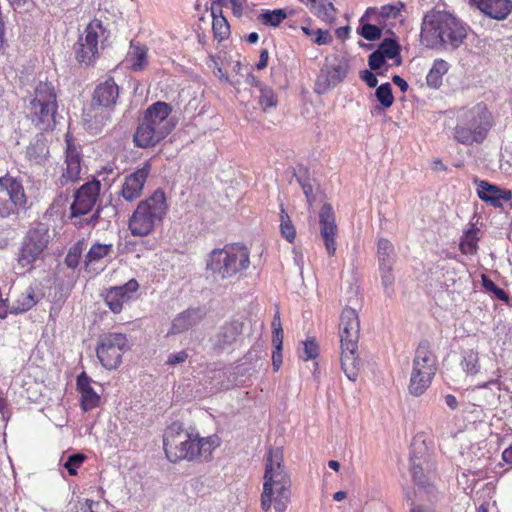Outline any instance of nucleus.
Segmentation results:
<instances>
[{
	"instance_id": "obj_1",
	"label": "nucleus",
	"mask_w": 512,
	"mask_h": 512,
	"mask_svg": "<svg viewBox=\"0 0 512 512\" xmlns=\"http://www.w3.org/2000/svg\"><path fill=\"white\" fill-rule=\"evenodd\" d=\"M291 501V479L284 466L283 449L269 448L263 476L260 506L265 512L273 507L276 512H285Z\"/></svg>"
},
{
	"instance_id": "obj_2",
	"label": "nucleus",
	"mask_w": 512,
	"mask_h": 512,
	"mask_svg": "<svg viewBox=\"0 0 512 512\" xmlns=\"http://www.w3.org/2000/svg\"><path fill=\"white\" fill-rule=\"evenodd\" d=\"M451 112L456 117L452 135L457 143L473 146L486 141L494 126V116L485 102L455 107Z\"/></svg>"
},
{
	"instance_id": "obj_3",
	"label": "nucleus",
	"mask_w": 512,
	"mask_h": 512,
	"mask_svg": "<svg viewBox=\"0 0 512 512\" xmlns=\"http://www.w3.org/2000/svg\"><path fill=\"white\" fill-rule=\"evenodd\" d=\"M338 335L341 347V367L347 378L355 381L360 372L361 362L358 353L360 320L358 313L345 307L340 315Z\"/></svg>"
},
{
	"instance_id": "obj_4",
	"label": "nucleus",
	"mask_w": 512,
	"mask_h": 512,
	"mask_svg": "<svg viewBox=\"0 0 512 512\" xmlns=\"http://www.w3.org/2000/svg\"><path fill=\"white\" fill-rule=\"evenodd\" d=\"M421 36L430 47L449 46L455 49L463 43L467 32L450 13L437 11L425 16Z\"/></svg>"
},
{
	"instance_id": "obj_5",
	"label": "nucleus",
	"mask_w": 512,
	"mask_h": 512,
	"mask_svg": "<svg viewBox=\"0 0 512 512\" xmlns=\"http://www.w3.org/2000/svg\"><path fill=\"white\" fill-rule=\"evenodd\" d=\"M250 250L241 243H228L213 249L206 259V270L216 279H234L250 267Z\"/></svg>"
},
{
	"instance_id": "obj_6",
	"label": "nucleus",
	"mask_w": 512,
	"mask_h": 512,
	"mask_svg": "<svg viewBox=\"0 0 512 512\" xmlns=\"http://www.w3.org/2000/svg\"><path fill=\"white\" fill-rule=\"evenodd\" d=\"M168 210L166 194L158 188L137 204L128 219V230L134 237H146L163 223Z\"/></svg>"
},
{
	"instance_id": "obj_7",
	"label": "nucleus",
	"mask_w": 512,
	"mask_h": 512,
	"mask_svg": "<svg viewBox=\"0 0 512 512\" xmlns=\"http://www.w3.org/2000/svg\"><path fill=\"white\" fill-rule=\"evenodd\" d=\"M58 111L57 93L54 85L48 81H40L27 106V118L41 131L52 130Z\"/></svg>"
},
{
	"instance_id": "obj_8",
	"label": "nucleus",
	"mask_w": 512,
	"mask_h": 512,
	"mask_svg": "<svg viewBox=\"0 0 512 512\" xmlns=\"http://www.w3.org/2000/svg\"><path fill=\"white\" fill-rule=\"evenodd\" d=\"M110 30L100 19H92L79 37L75 49L76 60L86 66H92L100 58L101 50L108 44Z\"/></svg>"
},
{
	"instance_id": "obj_9",
	"label": "nucleus",
	"mask_w": 512,
	"mask_h": 512,
	"mask_svg": "<svg viewBox=\"0 0 512 512\" xmlns=\"http://www.w3.org/2000/svg\"><path fill=\"white\" fill-rule=\"evenodd\" d=\"M437 368V358L431 351L430 344L427 341L421 342L413 359L409 393L416 397L423 395L430 387Z\"/></svg>"
},
{
	"instance_id": "obj_10",
	"label": "nucleus",
	"mask_w": 512,
	"mask_h": 512,
	"mask_svg": "<svg viewBox=\"0 0 512 512\" xmlns=\"http://www.w3.org/2000/svg\"><path fill=\"white\" fill-rule=\"evenodd\" d=\"M50 243L48 228L43 224H38L26 233L21 247L17 254V263L24 269L31 270L34 263L41 259Z\"/></svg>"
},
{
	"instance_id": "obj_11",
	"label": "nucleus",
	"mask_w": 512,
	"mask_h": 512,
	"mask_svg": "<svg viewBox=\"0 0 512 512\" xmlns=\"http://www.w3.org/2000/svg\"><path fill=\"white\" fill-rule=\"evenodd\" d=\"M28 197L21 180L6 174L0 177V217L19 214L27 207Z\"/></svg>"
},
{
	"instance_id": "obj_12",
	"label": "nucleus",
	"mask_w": 512,
	"mask_h": 512,
	"mask_svg": "<svg viewBox=\"0 0 512 512\" xmlns=\"http://www.w3.org/2000/svg\"><path fill=\"white\" fill-rule=\"evenodd\" d=\"M192 430H187L181 423L173 422L167 427L163 446L166 457L170 462L177 463L182 460L191 459Z\"/></svg>"
},
{
	"instance_id": "obj_13",
	"label": "nucleus",
	"mask_w": 512,
	"mask_h": 512,
	"mask_svg": "<svg viewBox=\"0 0 512 512\" xmlns=\"http://www.w3.org/2000/svg\"><path fill=\"white\" fill-rule=\"evenodd\" d=\"M127 349L128 340L125 334L107 333L100 337L96 355L104 368L112 370L119 367Z\"/></svg>"
},
{
	"instance_id": "obj_14",
	"label": "nucleus",
	"mask_w": 512,
	"mask_h": 512,
	"mask_svg": "<svg viewBox=\"0 0 512 512\" xmlns=\"http://www.w3.org/2000/svg\"><path fill=\"white\" fill-rule=\"evenodd\" d=\"M66 150L64 163L61 166V174L57 177L56 183L60 187L67 186L69 184H75L81 179V162L82 154L80 147L77 146L68 133L65 136Z\"/></svg>"
},
{
	"instance_id": "obj_15",
	"label": "nucleus",
	"mask_w": 512,
	"mask_h": 512,
	"mask_svg": "<svg viewBox=\"0 0 512 512\" xmlns=\"http://www.w3.org/2000/svg\"><path fill=\"white\" fill-rule=\"evenodd\" d=\"M101 190V183L97 179L86 182L74 193V200L70 207L71 217L86 215L95 206Z\"/></svg>"
},
{
	"instance_id": "obj_16",
	"label": "nucleus",
	"mask_w": 512,
	"mask_h": 512,
	"mask_svg": "<svg viewBox=\"0 0 512 512\" xmlns=\"http://www.w3.org/2000/svg\"><path fill=\"white\" fill-rule=\"evenodd\" d=\"M151 163L145 162L141 168L126 175L121 186L120 196L127 202H133L140 198L145 183L151 173Z\"/></svg>"
},
{
	"instance_id": "obj_17",
	"label": "nucleus",
	"mask_w": 512,
	"mask_h": 512,
	"mask_svg": "<svg viewBox=\"0 0 512 512\" xmlns=\"http://www.w3.org/2000/svg\"><path fill=\"white\" fill-rule=\"evenodd\" d=\"M320 235L324 241L327 254L332 257L336 253V238L338 227L336 224L335 213L331 204L325 203L319 212Z\"/></svg>"
},
{
	"instance_id": "obj_18",
	"label": "nucleus",
	"mask_w": 512,
	"mask_h": 512,
	"mask_svg": "<svg viewBox=\"0 0 512 512\" xmlns=\"http://www.w3.org/2000/svg\"><path fill=\"white\" fill-rule=\"evenodd\" d=\"M139 289V283L132 278L125 284L106 289L103 293L105 304L114 314H119L124 304L132 299L134 293Z\"/></svg>"
},
{
	"instance_id": "obj_19",
	"label": "nucleus",
	"mask_w": 512,
	"mask_h": 512,
	"mask_svg": "<svg viewBox=\"0 0 512 512\" xmlns=\"http://www.w3.org/2000/svg\"><path fill=\"white\" fill-rule=\"evenodd\" d=\"M172 110L170 104L157 101L146 109L142 120L168 136L174 128V124L169 117Z\"/></svg>"
},
{
	"instance_id": "obj_20",
	"label": "nucleus",
	"mask_w": 512,
	"mask_h": 512,
	"mask_svg": "<svg viewBox=\"0 0 512 512\" xmlns=\"http://www.w3.org/2000/svg\"><path fill=\"white\" fill-rule=\"evenodd\" d=\"M221 445V439L213 434L206 437L192 430L191 459L190 462L206 463L213 459L214 451Z\"/></svg>"
},
{
	"instance_id": "obj_21",
	"label": "nucleus",
	"mask_w": 512,
	"mask_h": 512,
	"mask_svg": "<svg viewBox=\"0 0 512 512\" xmlns=\"http://www.w3.org/2000/svg\"><path fill=\"white\" fill-rule=\"evenodd\" d=\"M348 70L349 66L346 63L339 62L337 64L325 65L317 76L315 92L323 94L337 86L346 78Z\"/></svg>"
},
{
	"instance_id": "obj_22",
	"label": "nucleus",
	"mask_w": 512,
	"mask_h": 512,
	"mask_svg": "<svg viewBox=\"0 0 512 512\" xmlns=\"http://www.w3.org/2000/svg\"><path fill=\"white\" fill-rule=\"evenodd\" d=\"M474 183L477 186L478 197L495 208H502L504 202L512 200V192L509 189H501L485 180L475 179Z\"/></svg>"
},
{
	"instance_id": "obj_23",
	"label": "nucleus",
	"mask_w": 512,
	"mask_h": 512,
	"mask_svg": "<svg viewBox=\"0 0 512 512\" xmlns=\"http://www.w3.org/2000/svg\"><path fill=\"white\" fill-rule=\"evenodd\" d=\"M244 323L239 320H232L222 325L215 334L213 341V349L222 352L230 348L243 332Z\"/></svg>"
},
{
	"instance_id": "obj_24",
	"label": "nucleus",
	"mask_w": 512,
	"mask_h": 512,
	"mask_svg": "<svg viewBox=\"0 0 512 512\" xmlns=\"http://www.w3.org/2000/svg\"><path fill=\"white\" fill-rule=\"evenodd\" d=\"M92 379L82 372L77 376L76 388L80 393V407L82 411L88 412L100 406L101 397L91 385Z\"/></svg>"
},
{
	"instance_id": "obj_25",
	"label": "nucleus",
	"mask_w": 512,
	"mask_h": 512,
	"mask_svg": "<svg viewBox=\"0 0 512 512\" xmlns=\"http://www.w3.org/2000/svg\"><path fill=\"white\" fill-rule=\"evenodd\" d=\"M119 96V87L112 77L96 86L93 101L104 108L113 107Z\"/></svg>"
},
{
	"instance_id": "obj_26",
	"label": "nucleus",
	"mask_w": 512,
	"mask_h": 512,
	"mask_svg": "<svg viewBox=\"0 0 512 512\" xmlns=\"http://www.w3.org/2000/svg\"><path fill=\"white\" fill-rule=\"evenodd\" d=\"M479 10L489 17L504 20L512 11L511 0H471Z\"/></svg>"
},
{
	"instance_id": "obj_27",
	"label": "nucleus",
	"mask_w": 512,
	"mask_h": 512,
	"mask_svg": "<svg viewBox=\"0 0 512 512\" xmlns=\"http://www.w3.org/2000/svg\"><path fill=\"white\" fill-rule=\"evenodd\" d=\"M166 137V135L142 120L134 133L133 141L137 147L150 148L156 146Z\"/></svg>"
},
{
	"instance_id": "obj_28",
	"label": "nucleus",
	"mask_w": 512,
	"mask_h": 512,
	"mask_svg": "<svg viewBox=\"0 0 512 512\" xmlns=\"http://www.w3.org/2000/svg\"><path fill=\"white\" fill-rule=\"evenodd\" d=\"M222 0H217L218 6L215 7L213 2L211 7V13H212V30L214 38L217 39L219 42H222L229 38L231 31H230V25L227 21V19L222 15V9H221V3Z\"/></svg>"
},
{
	"instance_id": "obj_29",
	"label": "nucleus",
	"mask_w": 512,
	"mask_h": 512,
	"mask_svg": "<svg viewBox=\"0 0 512 512\" xmlns=\"http://www.w3.org/2000/svg\"><path fill=\"white\" fill-rule=\"evenodd\" d=\"M127 60L130 63V69L139 72L143 71L148 66V48L140 43L134 44L131 42L130 51L127 55Z\"/></svg>"
},
{
	"instance_id": "obj_30",
	"label": "nucleus",
	"mask_w": 512,
	"mask_h": 512,
	"mask_svg": "<svg viewBox=\"0 0 512 512\" xmlns=\"http://www.w3.org/2000/svg\"><path fill=\"white\" fill-rule=\"evenodd\" d=\"M449 64L443 59H436L426 76L429 87L437 89L442 85L443 76L448 72Z\"/></svg>"
},
{
	"instance_id": "obj_31",
	"label": "nucleus",
	"mask_w": 512,
	"mask_h": 512,
	"mask_svg": "<svg viewBox=\"0 0 512 512\" xmlns=\"http://www.w3.org/2000/svg\"><path fill=\"white\" fill-rule=\"evenodd\" d=\"M36 303L37 301L35 300L34 290L29 288L25 292L18 295L17 299H15L10 307V313L21 314L27 312L33 306H35Z\"/></svg>"
},
{
	"instance_id": "obj_32",
	"label": "nucleus",
	"mask_w": 512,
	"mask_h": 512,
	"mask_svg": "<svg viewBox=\"0 0 512 512\" xmlns=\"http://www.w3.org/2000/svg\"><path fill=\"white\" fill-rule=\"evenodd\" d=\"M195 312L186 310L179 314L172 322L170 334H179L190 329L195 323Z\"/></svg>"
},
{
	"instance_id": "obj_33",
	"label": "nucleus",
	"mask_w": 512,
	"mask_h": 512,
	"mask_svg": "<svg viewBox=\"0 0 512 512\" xmlns=\"http://www.w3.org/2000/svg\"><path fill=\"white\" fill-rule=\"evenodd\" d=\"M112 251V244L94 243L86 254L85 265L89 266L91 264L99 262L106 256L110 255Z\"/></svg>"
},
{
	"instance_id": "obj_34",
	"label": "nucleus",
	"mask_w": 512,
	"mask_h": 512,
	"mask_svg": "<svg viewBox=\"0 0 512 512\" xmlns=\"http://www.w3.org/2000/svg\"><path fill=\"white\" fill-rule=\"evenodd\" d=\"M287 18L285 9L264 10L258 20L265 26L278 27Z\"/></svg>"
},
{
	"instance_id": "obj_35",
	"label": "nucleus",
	"mask_w": 512,
	"mask_h": 512,
	"mask_svg": "<svg viewBox=\"0 0 512 512\" xmlns=\"http://www.w3.org/2000/svg\"><path fill=\"white\" fill-rule=\"evenodd\" d=\"M394 254L393 244L386 238H380L377 243V257L380 265L394 264L392 255Z\"/></svg>"
},
{
	"instance_id": "obj_36",
	"label": "nucleus",
	"mask_w": 512,
	"mask_h": 512,
	"mask_svg": "<svg viewBox=\"0 0 512 512\" xmlns=\"http://www.w3.org/2000/svg\"><path fill=\"white\" fill-rule=\"evenodd\" d=\"M385 58L395 60L396 64L401 63L400 46L396 40L385 38L377 49Z\"/></svg>"
},
{
	"instance_id": "obj_37",
	"label": "nucleus",
	"mask_w": 512,
	"mask_h": 512,
	"mask_svg": "<svg viewBox=\"0 0 512 512\" xmlns=\"http://www.w3.org/2000/svg\"><path fill=\"white\" fill-rule=\"evenodd\" d=\"M280 232L281 235L289 242L293 243L296 238V229L293 225L288 213L281 205L280 209Z\"/></svg>"
},
{
	"instance_id": "obj_38",
	"label": "nucleus",
	"mask_w": 512,
	"mask_h": 512,
	"mask_svg": "<svg viewBox=\"0 0 512 512\" xmlns=\"http://www.w3.org/2000/svg\"><path fill=\"white\" fill-rule=\"evenodd\" d=\"M258 103L264 112L278 105V96L273 88L268 86L260 87V96Z\"/></svg>"
},
{
	"instance_id": "obj_39",
	"label": "nucleus",
	"mask_w": 512,
	"mask_h": 512,
	"mask_svg": "<svg viewBox=\"0 0 512 512\" xmlns=\"http://www.w3.org/2000/svg\"><path fill=\"white\" fill-rule=\"evenodd\" d=\"M403 7L404 5L402 2L383 5L379 10L370 7L366 10L365 15L378 13L383 20H387L389 18H396L400 14Z\"/></svg>"
},
{
	"instance_id": "obj_40",
	"label": "nucleus",
	"mask_w": 512,
	"mask_h": 512,
	"mask_svg": "<svg viewBox=\"0 0 512 512\" xmlns=\"http://www.w3.org/2000/svg\"><path fill=\"white\" fill-rule=\"evenodd\" d=\"M461 366L466 373L471 375L477 374L480 368L478 352L474 350L466 351L463 355Z\"/></svg>"
},
{
	"instance_id": "obj_41",
	"label": "nucleus",
	"mask_w": 512,
	"mask_h": 512,
	"mask_svg": "<svg viewBox=\"0 0 512 512\" xmlns=\"http://www.w3.org/2000/svg\"><path fill=\"white\" fill-rule=\"evenodd\" d=\"M411 465H410V472L412 475V479L415 482V484L426 487L429 485L428 479L424 474L422 463L420 461V458H417L416 456H411Z\"/></svg>"
},
{
	"instance_id": "obj_42",
	"label": "nucleus",
	"mask_w": 512,
	"mask_h": 512,
	"mask_svg": "<svg viewBox=\"0 0 512 512\" xmlns=\"http://www.w3.org/2000/svg\"><path fill=\"white\" fill-rule=\"evenodd\" d=\"M48 148L43 143L32 144L27 147V156L35 164H41L46 160Z\"/></svg>"
},
{
	"instance_id": "obj_43",
	"label": "nucleus",
	"mask_w": 512,
	"mask_h": 512,
	"mask_svg": "<svg viewBox=\"0 0 512 512\" xmlns=\"http://www.w3.org/2000/svg\"><path fill=\"white\" fill-rule=\"evenodd\" d=\"M376 98L381 103L383 108H389L394 103V96L392 94V88L390 83L381 84L376 89Z\"/></svg>"
},
{
	"instance_id": "obj_44",
	"label": "nucleus",
	"mask_w": 512,
	"mask_h": 512,
	"mask_svg": "<svg viewBox=\"0 0 512 512\" xmlns=\"http://www.w3.org/2000/svg\"><path fill=\"white\" fill-rule=\"evenodd\" d=\"M319 355V346L314 338L307 339L303 342V352L300 358L304 361L316 359Z\"/></svg>"
},
{
	"instance_id": "obj_45",
	"label": "nucleus",
	"mask_w": 512,
	"mask_h": 512,
	"mask_svg": "<svg viewBox=\"0 0 512 512\" xmlns=\"http://www.w3.org/2000/svg\"><path fill=\"white\" fill-rule=\"evenodd\" d=\"M482 281L484 288L492 292L497 299L504 302H507L509 300L508 294L502 288L498 287L491 279H489L486 276H483Z\"/></svg>"
},
{
	"instance_id": "obj_46",
	"label": "nucleus",
	"mask_w": 512,
	"mask_h": 512,
	"mask_svg": "<svg viewBox=\"0 0 512 512\" xmlns=\"http://www.w3.org/2000/svg\"><path fill=\"white\" fill-rule=\"evenodd\" d=\"M81 254L82 249L80 247V243H77L68 251L65 257L66 265L70 268H76L79 265Z\"/></svg>"
},
{
	"instance_id": "obj_47",
	"label": "nucleus",
	"mask_w": 512,
	"mask_h": 512,
	"mask_svg": "<svg viewBox=\"0 0 512 512\" xmlns=\"http://www.w3.org/2000/svg\"><path fill=\"white\" fill-rule=\"evenodd\" d=\"M85 459L86 456L84 454H73L68 457L64 466L70 475H75L77 473V469L81 466Z\"/></svg>"
},
{
	"instance_id": "obj_48",
	"label": "nucleus",
	"mask_w": 512,
	"mask_h": 512,
	"mask_svg": "<svg viewBox=\"0 0 512 512\" xmlns=\"http://www.w3.org/2000/svg\"><path fill=\"white\" fill-rule=\"evenodd\" d=\"M360 35L364 37L366 40L375 41L381 37L382 30L376 25L364 24L361 27Z\"/></svg>"
},
{
	"instance_id": "obj_49",
	"label": "nucleus",
	"mask_w": 512,
	"mask_h": 512,
	"mask_svg": "<svg viewBox=\"0 0 512 512\" xmlns=\"http://www.w3.org/2000/svg\"><path fill=\"white\" fill-rule=\"evenodd\" d=\"M477 238L471 235H467L465 241L460 243V250L463 254H475L477 252Z\"/></svg>"
},
{
	"instance_id": "obj_50",
	"label": "nucleus",
	"mask_w": 512,
	"mask_h": 512,
	"mask_svg": "<svg viewBox=\"0 0 512 512\" xmlns=\"http://www.w3.org/2000/svg\"><path fill=\"white\" fill-rule=\"evenodd\" d=\"M381 278L385 286H391L394 282L393 264L380 265Z\"/></svg>"
},
{
	"instance_id": "obj_51",
	"label": "nucleus",
	"mask_w": 512,
	"mask_h": 512,
	"mask_svg": "<svg viewBox=\"0 0 512 512\" xmlns=\"http://www.w3.org/2000/svg\"><path fill=\"white\" fill-rule=\"evenodd\" d=\"M385 59L386 58L378 50H376L369 55V67L371 68V70H378L383 66Z\"/></svg>"
},
{
	"instance_id": "obj_52",
	"label": "nucleus",
	"mask_w": 512,
	"mask_h": 512,
	"mask_svg": "<svg viewBox=\"0 0 512 512\" xmlns=\"http://www.w3.org/2000/svg\"><path fill=\"white\" fill-rule=\"evenodd\" d=\"M315 39L313 42L317 45H326L332 41V36L328 30L317 29L315 31Z\"/></svg>"
},
{
	"instance_id": "obj_53",
	"label": "nucleus",
	"mask_w": 512,
	"mask_h": 512,
	"mask_svg": "<svg viewBox=\"0 0 512 512\" xmlns=\"http://www.w3.org/2000/svg\"><path fill=\"white\" fill-rule=\"evenodd\" d=\"M360 78L371 88H374L378 84L377 77L370 70H363L360 72Z\"/></svg>"
},
{
	"instance_id": "obj_54",
	"label": "nucleus",
	"mask_w": 512,
	"mask_h": 512,
	"mask_svg": "<svg viewBox=\"0 0 512 512\" xmlns=\"http://www.w3.org/2000/svg\"><path fill=\"white\" fill-rule=\"evenodd\" d=\"M187 358H188L187 352L182 350L177 353H173V354L169 355L166 363L168 365H176V364L185 362L187 360Z\"/></svg>"
},
{
	"instance_id": "obj_55",
	"label": "nucleus",
	"mask_w": 512,
	"mask_h": 512,
	"mask_svg": "<svg viewBox=\"0 0 512 512\" xmlns=\"http://www.w3.org/2000/svg\"><path fill=\"white\" fill-rule=\"evenodd\" d=\"M298 182L303 190L304 195L307 197L309 203L313 202L315 197L313 194L312 184L309 181H302L300 179L298 180Z\"/></svg>"
},
{
	"instance_id": "obj_56",
	"label": "nucleus",
	"mask_w": 512,
	"mask_h": 512,
	"mask_svg": "<svg viewBox=\"0 0 512 512\" xmlns=\"http://www.w3.org/2000/svg\"><path fill=\"white\" fill-rule=\"evenodd\" d=\"M272 365L274 371H278L282 365V348H275L272 353Z\"/></svg>"
},
{
	"instance_id": "obj_57",
	"label": "nucleus",
	"mask_w": 512,
	"mask_h": 512,
	"mask_svg": "<svg viewBox=\"0 0 512 512\" xmlns=\"http://www.w3.org/2000/svg\"><path fill=\"white\" fill-rule=\"evenodd\" d=\"M269 60V52L267 49H262L259 56V61L256 63V68L262 70L267 67Z\"/></svg>"
},
{
	"instance_id": "obj_58",
	"label": "nucleus",
	"mask_w": 512,
	"mask_h": 512,
	"mask_svg": "<svg viewBox=\"0 0 512 512\" xmlns=\"http://www.w3.org/2000/svg\"><path fill=\"white\" fill-rule=\"evenodd\" d=\"M234 15L241 16L243 11L242 0H229Z\"/></svg>"
},
{
	"instance_id": "obj_59",
	"label": "nucleus",
	"mask_w": 512,
	"mask_h": 512,
	"mask_svg": "<svg viewBox=\"0 0 512 512\" xmlns=\"http://www.w3.org/2000/svg\"><path fill=\"white\" fill-rule=\"evenodd\" d=\"M272 343L275 348H282L283 344V330L281 331H273Z\"/></svg>"
},
{
	"instance_id": "obj_60",
	"label": "nucleus",
	"mask_w": 512,
	"mask_h": 512,
	"mask_svg": "<svg viewBox=\"0 0 512 512\" xmlns=\"http://www.w3.org/2000/svg\"><path fill=\"white\" fill-rule=\"evenodd\" d=\"M392 81L397 85L402 92H406L408 89V83L399 75H394Z\"/></svg>"
},
{
	"instance_id": "obj_61",
	"label": "nucleus",
	"mask_w": 512,
	"mask_h": 512,
	"mask_svg": "<svg viewBox=\"0 0 512 512\" xmlns=\"http://www.w3.org/2000/svg\"><path fill=\"white\" fill-rule=\"evenodd\" d=\"M0 413L4 417L9 414L8 401L4 394L0 391Z\"/></svg>"
},
{
	"instance_id": "obj_62",
	"label": "nucleus",
	"mask_w": 512,
	"mask_h": 512,
	"mask_svg": "<svg viewBox=\"0 0 512 512\" xmlns=\"http://www.w3.org/2000/svg\"><path fill=\"white\" fill-rule=\"evenodd\" d=\"M502 459L505 463L512 465V443L502 452Z\"/></svg>"
},
{
	"instance_id": "obj_63",
	"label": "nucleus",
	"mask_w": 512,
	"mask_h": 512,
	"mask_svg": "<svg viewBox=\"0 0 512 512\" xmlns=\"http://www.w3.org/2000/svg\"><path fill=\"white\" fill-rule=\"evenodd\" d=\"M409 512H437L435 509L426 505H415Z\"/></svg>"
},
{
	"instance_id": "obj_64",
	"label": "nucleus",
	"mask_w": 512,
	"mask_h": 512,
	"mask_svg": "<svg viewBox=\"0 0 512 512\" xmlns=\"http://www.w3.org/2000/svg\"><path fill=\"white\" fill-rule=\"evenodd\" d=\"M272 329H273V331H281V330H283L282 329V325H281V321H280V313H279V311L276 312V314H275V316L273 318Z\"/></svg>"
}]
</instances>
